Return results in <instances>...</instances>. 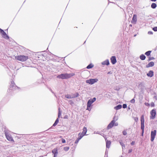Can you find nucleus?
Wrapping results in <instances>:
<instances>
[{
	"label": "nucleus",
	"instance_id": "obj_22",
	"mask_svg": "<svg viewBox=\"0 0 157 157\" xmlns=\"http://www.w3.org/2000/svg\"><path fill=\"white\" fill-rule=\"evenodd\" d=\"M122 108V105H119L114 107V109L116 110H118L121 109Z\"/></svg>",
	"mask_w": 157,
	"mask_h": 157
},
{
	"label": "nucleus",
	"instance_id": "obj_28",
	"mask_svg": "<svg viewBox=\"0 0 157 157\" xmlns=\"http://www.w3.org/2000/svg\"><path fill=\"white\" fill-rule=\"evenodd\" d=\"M94 65L91 64V63H90V64H89L87 67H86V68L88 69H90V68H92L93 67H94Z\"/></svg>",
	"mask_w": 157,
	"mask_h": 157
},
{
	"label": "nucleus",
	"instance_id": "obj_4",
	"mask_svg": "<svg viewBox=\"0 0 157 157\" xmlns=\"http://www.w3.org/2000/svg\"><path fill=\"white\" fill-rule=\"evenodd\" d=\"M0 33L2 36L5 39H9L10 37L4 30L0 28Z\"/></svg>",
	"mask_w": 157,
	"mask_h": 157
},
{
	"label": "nucleus",
	"instance_id": "obj_43",
	"mask_svg": "<svg viewBox=\"0 0 157 157\" xmlns=\"http://www.w3.org/2000/svg\"><path fill=\"white\" fill-rule=\"evenodd\" d=\"M102 136L105 139V141L107 140H106L107 138H106V136L105 135H104V134H103Z\"/></svg>",
	"mask_w": 157,
	"mask_h": 157
},
{
	"label": "nucleus",
	"instance_id": "obj_55",
	"mask_svg": "<svg viewBox=\"0 0 157 157\" xmlns=\"http://www.w3.org/2000/svg\"><path fill=\"white\" fill-rule=\"evenodd\" d=\"M136 36V34H135L134 35V36Z\"/></svg>",
	"mask_w": 157,
	"mask_h": 157
},
{
	"label": "nucleus",
	"instance_id": "obj_32",
	"mask_svg": "<svg viewBox=\"0 0 157 157\" xmlns=\"http://www.w3.org/2000/svg\"><path fill=\"white\" fill-rule=\"evenodd\" d=\"M152 29L155 32H157V26L152 28Z\"/></svg>",
	"mask_w": 157,
	"mask_h": 157
},
{
	"label": "nucleus",
	"instance_id": "obj_16",
	"mask_svg": "<svg viewBox=\"0 0 157 157\" xmlns=\"http://www.w3.org/2000/svg\"><path fill=\"white\" fill-rule=\"evenodd\" d=\"M119 143L122 146V149L123 150L124 149L125 147V144L123 142L122 140H120L119 141Z\"/></svg>",
	"mask_w": 157,
	"mask_h": 157
},
{
	"label": "nucleus",
	"instance_id": "obj_8",
	"mask_svg": "<svg viewBox=\"0 0 157 157\" xmlns=\"http://www.w3.org/2000/svg\"><path fill=\"white\" fill-rule=\"evenodd\" d=\"M96 98L94 97L92 99L90 98L87 104L88 105V107H91V104L96 101Z\"/></svg>",
	"mask_w": 157,
	"mask_h": 157
},
{
	"label": "nucleus",
	"instance_id": "obj_60",
	"mask_svg": "<svg viewBox=\"0 0 157 157\" xmlns=\"http://www.w3.org/2000/svg\"><path fill=\"white\" fill-rule=\"evenodd\" d=\"M128 109H130V108H129V107H128Z\"/></svg>",
	"mask_w": 157,
	"mask_h": 157
},
{
	"label": "nucleus",
	"instance_id": "obj_6",
	"mask_svg": "<svg viewBox=\"0 0 157 157\" xmlns=\"http://www.w3.org/2000/svg\"><path fill=\"white\" fill-rule=\"evenodd\" d=\"M98 81L97 78L90 79L86 81V82L90 84H93Z\"/></svg>",
	"mask_w": 157,
	"mask_h": 157
},
{
	"label": "nucleus",
	"instance_id": "obj_20",
	"mask_svg": "<svg viewBox=\"0 0 157 157\" xmlns=\"http://www.w3.org/2000/svg\"><path fill=\"white\" fill-rule=\"evenodd\" d=\"M82 130L83 131L82 133L85 135H86L87 131V129L85 127H84L82 129Z\"/></svg>",
	"mask_w": 157,
	"mask_h": 157
},
{
	"label": "nucleus",
	"instance_id": "obj_53",
	"mask_svg": "<svg viewBox=\"0 0 157 157\" xmlns=\"http://www.w3.org/2000/svg\"><path fill=\"white\" fill-rule=\"evenodd\" d=\"M148 17H152V15H150L149 16H148Z\"/></svg>",
	"mask_w": 157,
	"mask_h": 157
},
{
	"label": "nucleus",
	"instance_id": "obj_12",
	"mask_svg": "<svg viewBox=\"0 0 157 157\" xmlns=\"http://www.w3.org/2000/svg\"><path fill=\"white\" fill-rule=\"evenodd\" d=\"M115 122V120H112L107 126V129H109L112 128L114 126Z\"/></svg>",
	"mask_w": 157,
	"mask_h": 157
},
{
	"label": "nucleus",
	"instance_id": "obj_9",
	"mask_svg": "<svg viewBox=\"0 0 157 157\" xmlns=\"http://www.w3.org/2000/svg\"><path fill=\"white\" fill-rule=\"evenodd\" d=\"M150 113L151 116L150 117V118L152 119L155 118L156 114L155 110L154 109L152 110L151 111Z\"/></svg>",
	"mask_w": 157,
	"mask_h": 157
},
{
	"label": "nucleus",
	"instance_id": "obj_33",
	"mask_svg": "<svg viewBox=\"0 0 157 157\" xmlns=\"http://www.w3.org/2000/svg\"><path fill=\"white\" fill-rule=\"evenodd\" d=\"M122 133L124 135H126L127 134V132L125 130H124L122 132Z\"/></svg>",
	"mask_w": 157,
	"mask_h": 157
},
{
	"label": "nucleus",
	"instance_id": "obj_2",
	"mask_svg": "<svg viewBox=\"0 0 157 157\" xmlns=\"http://www.w3.org/2000/svg\"><path fill=\"white\" fill-rule=\"evenodd\" d=\"M15 59L21 62L26 61L28 58V56L25 55H19L15 56Z\"/></svg>",
	"mask_w": 157,
	"mask_h": 157
},
{
	"label": "nucleus",
	"instance_id": "obj_54",
	"mask_svg": "<svg viewBox=\"0 0 157 157\" xmlns=\"http://www.w3.org/2000/svg\"><path fill=\"white\" fill-rule=\"evenodd\" d=\"M99 134H100V135H101V136H102L103 134H102H102H101V133H99Z\"/></svg>",
	"mask_w": 157,
	"mask_h": 157
},
{
	"label": "nucleus",
	"instance_id": "obj_24",
	"mask_svg": "<svg viewBox=\"0 0 157 157\" xmlns=\"http://www.w3.org/2000/svg\"><path fill=\"white\" fill-rule=\"evenodd\" d=\"M157 7V5L155 3H152L151 5V7L152 9H155Z\"/></svg>",
	"mask_w": 157,
	"mask_h": 157
},
{
	"label": "nucleus",
	"instance_id": "obj_11",
	"mask_svg": "<svg viewBox=\"0 0 157 157\" xmlns=\"http://www.w3.org/2000/svg\"><path fill=\"white\" fill-rule=\"evenodd\" d=\"M137 21V16L136 14H134L132 18L131 23L133 24H135L136 23Z\"/></svg>",
	"mask_w": 157,
	"mask_h": 157
},
{
	"label": "nucleus",
	"instance_id": "obj_45",
	"mask_svg": "<svg viewBox=\"0 0 157 157\" xmlns=\"http://www.w3.org/2000/svg\"><path fill=\"white\" fill-rule=\"evenodd\" d=\"M135 143V142H134V141H132V142L131 143V144L132 145H134V144Z\"/></svg>",
	"mask_w": 157,
	"mask_h": 157
},
{
	"label": "nucleus",
	"instance_id": "obj_59",
	"mask_svg": "<svg viewBox=\"0 0 157 157\" xmlns=\"http://www.w3.org/2000/svg\"><path fill=\"white\" fill-rule=\"evenodd\" d=\"M86 41H85L84 42V43H85L86 42Z\"/></svg>",
	"mask_w": 157,
	"mask_h": 157
},
{
	"label": "nucleus",
	"instance_id": "obj_41",
	"mask_svg": "<svg viewBox=\"0 0 157 157\" xmlns=\"http://www.w3.org/2000/svg\"><path fill=\"white\" fill-rule=\"evenodd\" d=\"M61 141H62V142L63 143H64L66 142L65 140L63 138H62L61 139Z\"/></svg>",
	"mask_w": 157,
	"mask_h": 157
},
{
	"label": "nucleus",
	"instance_id": "obj_50",
	"mask_svg": "<svg viewBox=\"0 0 157 157\" xmlns=\"http://www.w3.org/2000/svg\"><path fill=\"white\" fill-rule=\"evenodd\" d=\"M112 74V73L111 71H109L107 73L108 74Z\"/></svg>",
	"mask_w": 157,
	"mask_h": 157
},
{
	"label": "nucleus",
	"instance_id": "obj_10",
	"mask_svg": "<svg viewBox=\"0 0 157 157\" xmlns=\"http://www.w3.org/2000/svg\"><path fill=\"white\" fill-rule=\"evenodd\" d=\"M156 131L155 130L153 131H151V141H153L155 138L156 135Z\"/></svg>",
	"mask_w": 157,
	"mask_h": 157
},
{
	"label": "nucleus",
	"instance_id": "obj_46",
	"mask_svg": "<svg viewBox=\"0 0 157 157\" xmlns=\"http://www.w3.org/2000/svg\"><path fill=\"white\" fill-rule=\"evenodd\" d=\"M118 125V123H117V122L115 123H115L114 124V126H117Z\"/></svg>",
	"mask_w": 157,
	"mask_h": 157
},
{
	"label": "nucleus",
	"instance_id": "obj_34",
	"mask_svg": "<svg viewBox=\"0 0 157 157\" xmlns=\"http://www.w3.org/2000/svg\"><path fill=\"white\" fill-rule=\"evenodd\" d=\"M118 117L117 116H114L113 118V120H115V121H117L118 120Z\"/></svg>",
	"mask_w": 157,
	"mask_h": 157
},
{
	"label": "nucleus",
	"instance_id": "obj_13",
	"mask_svg": "<svg viewBox=\"0 0 157 157\" xmlns=\"http://www.w3.org/2000/svg\"><path fill=\"white\" fill-rule=\"evenodd\" d=\"M111 62L113 64H114L117 62L115 56H112L110 58Z\"/></svg>",
	"mask_w": 157,
	"mask_h": 157
},
{
	"label": "nucleus",
	"instance_id": "obj_25",
	"mask_svg": "<svg viewBox=\"0 0 157 157\" xmlns=\"http://www.w3.org/2000/svg\"><path fill=\"white\" fill-rule=\"evenodd\" d=\"M140 58L141 60H144L146 58V56L142 54L140 56Z\"/></svg>",
	"mask_w": 157,
	"mask_h": 157
},
{
	"label": "nucleus",
	"instance_id": "obj_27",
	"mask_svg": "<svg viewBox=\"0 0 157 157\" xmlns=\"http://www.w3.org/2000/svg\"><path fill=\"white\" fill-rule=\"evenodd\" d=\"M59 119H58V118H57L56 120L55 123H54V124H53V125H52V126H55L59 122Z\"/></svg>",
	"mask_w": 157,
	"mask_h": 157
},
{
	"label": "nucleus",
	"instance_id": "obj_19",
	"mask_svg": "<svg viewBox=\"0 0 157 157\" xmlns=\"http://www.w3.org/2000/svg\"><path fill=\"white\" fill-rule=\"evenodd\" d=\"M52 153L54 154V155L57 156L58 151L57 148H54L52 151Z\"/></svg>",
	"mask_w": 157,
	"mask_h": 157
},
{
	"label": "nucleus",
	"instance_id": "obj_47",
	"mask_svg": "<svg viewBox=\"0 0 157 157\" xmlns=\"http://www.w3.org/2000/svg\"><path fill=\"white\" fill-rule=\"evenodd\" d=\"M99 133H100L99 132H94V134H99Z\"/></svg>",
	"mask_w": 157,
	"mask_h": 157
},
{
	"label": "nucleus",
	"instance_id": "obj_56",
	"mask_svg": "<svg viewBox=\"0 0 157 157\" xmlns=\"http://www.w3.org/2000/svg\"><path fill=\"white\" fill-rule=\"evenodd\" d=\"M57 156L54 155V157H57Z\"/></svg>",
	"mask_w": 157,
	"mask_h": 157
},
{
	"label": "nucleus",
	"instance_id": "obj_17",
	"mask_svg": "<svg viewBox=\"0 0 157 157\" xmlns=\"http://www.w3.org/2000/svg\"><path fill=\"white\" fill-rule=\"evenodd\" d=\"M101 64L103 65H108L109 64V60L108 59H106L105 61L101 63Z\"/></svg>",
	"mask_w": 157,
	"mask_h": 157
},
{
	"label": "nucleus",
	"instance_id": "obj_26",
	"mask_svg": "<svg viewBox=\"0 0 157 157\" xmlns=\"http://www.w3.org/2000/svg\"><path fill=\"white\" fill-rule=\"evenodd\" d=\"M65 98H68V99H71L73 97L71 96V94H66L65 95Z\"/></svg>",
	"mask_w": 157,
	"mask_h": 157
},
{
	"label": "nucleus",
	"instance_id": "obj_61",
	"mask_svg": "<svg viewBox=\"0 0 157 157\" xmlns=\"http://www.w3.org/2000/svg\"><path fill=\"white\" fill-rule=\"evenodd\" d=\"M7 30V29H6V30H5V31H6V30Z\"/></svg>",
	"mask_w": 157,
	"mask_h": 157
},
{
	"label": "nucleus",
	"instance_id": "obj_18",
	"mask_svg": "<svg viewBox=\"0 0 157 157\" xmlns=\"http://www.w3.org/2000/svg\"><path fill=\"white\" fill-rule=\"evenodd\" d=\"M106 147L109 148L110 147V144H111V142L109 140H106Z\"/></svg>",
	"mask_w": 157,
	"mask_h": 157
},
{
	"label": "nucleus",
	"instance_id": "obj_39",
	"mask_svg": "<svg viewBox=\"0 0 157 157\" xmlns=\"http://www.w3.org/2000/svg\"><path fill=\"white\" fill-rule=\"evenodd\" d=\"M91 109V108H90V107H88V105H87V108L86 110H88L89 111H90Z\"/></svg>",
	"mask_w": 157,
	"mask_h": 157
},
{
	"label": "nucleus",
	"instance_id": "obj_49",
	"mask_svg": "<svg viewBox=\"0 0 157 157\" xmlns=\"http://www.w3.org/2000/svg\"><path fill=\"white\" fill-rule=\"evenodd\" d=\"M151 106H153L154 105V103H153V102H152L151 103Z\"/></svg>",
	"mask_w": 157,
	"mask_h": 157
},
{
	"label": "nucleus",
	"instance_id": "obj_52",
	"mask_svg": "<svg viewBox=\"0 0 157 157\" xmlns=\"http://www.w3.org/2000/svg\"><path fill=\"white\" fill-rule=\"evenodd\" d=\"M151 1L153 2H155L157 0H150Z\"/></svg>",
	"mask_w": 157,
	"mask_h": 157
},
{
	"label": "nucleus",
	"instance_id": "obj_35",
	"mask_svg": "<svg viewBox=\"0 0 157 157\" xmlns=\"http://www.w3.org/2000/svg\"><path fill=\"white\" fill-rule=\"evenodd\" d=\"M80 140L78 138H77L75 142V143L77 144Z\"/></svg>",
	"mask_w": 157,
	"mask_h": 157
},
{
	"label": "nucleus",
	"instance_id": "obj_3",
	"mask_svg": "<svg viewBox=\"0 0 157 157\" xmlns=\"http://www.w3.org/2000/svg\"><path fill=\"white\" fill-rule=\"evenodd\" d=\"M141 129L142 130V135L143 136L144 133V116L142 115L141 117Z\"/></svg>",
	"mask_w": 157,
	"mask_h": 157
},
{
	"label": "nucleus",
	"instance_id": "obj_1",
	"mask_svg": "<svg viewBox=\"0 0 157 157\" xmlns=\"http://www.w3.org/2000/svg\"><path fill=\"white\" fill-rule=\"evenodd\" d=\"M75 74L73 73L71 74H62L58 75L57 77L58 78H61L62 79H67L71 78V77L74 76Z\"/></svg>",
	"mask_w": 157,
	"mask_h": 157
},
{
	"label": "nucleus",
	"instance_id": "obj_58",
	"mask_svg": "<svg viewBox=\"0 0 157 157\" xmlns=\"http://www.w3.org/2000/svg\"><path fill=\"white\" fill-rule=\"evenodd\" d=\"M129 26H132V25H130Z\"/></svg>",
	"mask_w": 157,
	"mask_h": 157
},
{
	"label": "nucleus",
	"instance_id": "obj_7",
	"mask_svg": "<svg viewBox=\"0 0 157 157\" xmlns=\"http://www.w3.org/2000/svg\"><path fill=\"white\" fill-rule=\"evenodd\" d=\"M18 87L16 86L13 81H11L10 82V90H16L18 89Z\"/></svg>",
	"mask_w": 157,
	"mask_h": 157
},
{
	"label": "nucleus",
	"instance_id": "obj_44",
	"mask_svg": "<svg viewBox=\"0 0 157 157\" xmlns=\"http://www.w3.org/2000/svg\"><path fill=\"white\" fill-rule=\"evenodd\" d=\"M49 90L52 93H53V94H54V95L55 96H56V95L54 93V92L52 90L50 89V88H49Z\"/></svg>",
	"mask_w": 157,
	"mask_h": 157
},
{
	"label": "nucleus",
	"instance_id": "obj_40",
	"mask_svg": "<svg viewBox=\"0 0 157 157\" xmlns=\"http://www.w3.org/2000/svg\"><path fill=\"white\" fill-rule=\"evenodd\" d=\"M154 59L153 57H149L148 59V61H150L152 60H153Z\"/></svg>",
	"mask_w": 157,
	"mask_h": 157
},
{
	"label": "nucleus",
	"instance_id": "obj_57",
	"mask_svg": "<svg viewBox=\"0 0 157 157\" xmlns=\"http://www.w3.org/2000/svg\"><path fill=\"white\" fill-rule=\"evenodd\" d=\"M64 118H66V116L64 117Z\"/></svg>",
	"mask_w": 157,
	"mask_h": 157
},
{
	"label": "nucleus",
	"instance_id": "obj_51",
	"mask_svg": "<svg viewBox=\"0 0 157 157\" xmlns=\"http://www.w3.org/2000/svg\"><path fill=\"white\" fill-rule=\"evenodd\" d=\"M135 120L136 121L138 120V118L137 117H136Z\"/></svg>",
	"mask_w": 157,
	"mask_h": 157
},
{
	"label": "nucleus",
	"instance_id": "obj_42",
	"mask_svg": "<svg viewBox=\"0 0 157 157\" xmlns=\"http://www.w3.org/2000/svg\"><path fill=\"white\" fill-rule=\"evenodd\" d=\"M69 102H70V104L71 105H72L74 104V102L72 101H69Z\"/></svg>",
	"mask_w": 157,
	"mask_h": 157
},
{
	"label": "nucleus",
	"instance_id": "obj_23",
	"mask_svg": "<svg viewBox=\"0 0 157 157\" xmlns=\"http://www.w3.org/2000/svg\"><path fill=\"white\" fill-rule=\"evenodd\" d=\"M84 136H85V135L82 133H79L78 134V138L80 140Z\"/></svg>",
	"mask_w": 157,
	"mask_h": 157
},
{
	"label": "nucleus",
	"instance_id": "obj_36",
	"mask_svg": "<svg viewBox=\"0 0 157 157\" xmlns=\"http://www.w3.org/2000/svg\"><path fill=\"white\" fill-rule=\"evenodd\" d=\"M131 103H134L135 102V100L134 98H133L130 101Z\"/></svg>",
	"mask_w": 157,
	"mask_h": 157
},
{
	"label": "nucleus",
	"instance_id": "obj_37",
	"mask_svg": "<svg viewBox=\"0 0 157 157\" xmlns=\"http://www.w3.org/2000/svg\"><path fill=\"white\" fill-rule=\"evenodd\" d=\"M147 33L149 35H152L153 34V32L151 31H149Z\"/></svg>",
	"mask_w": 157,
	"mask_h": 157
},
{
	"label": "nucleus",
	"instance_id": "obj_38",
	"mask_svg": "<svg viewBox=\"0 0 157 157\" xmlns=\"http://www.w3.org/2000/svg\"><path fill=\"white\" fill-rule=\"evenodd\" d=\"M122 107L124 109H125L127 108V105L126 104H124L123 105Z\"/></svg>",
	"mask_w": 157,
	"mask_h": 157
},
{
	"label": "nucleus",
	"instance_id": "obj_29",
	"mask_svg": "<svg viewBox=\"0 0 157 157\" xmlns=\"http://www.w3.org/2000/svg\"><path fill=\"white\" fill-rule=\"evenodd\" d=\"M151 51H149L147 52H146L145 53V54L147 56H149L150 55L151 53Z\"/></svg>",
	"mask_w": 157,
	"mask_h": 157
},
{
	"label": "nucleus",
	"instance_id": "obj_21",
	"mask_svg": "<svg viewBox=\"0 0 157 157\" xmlns=\"http://www.w3.org/2000/svg\"><path fill=\"white\" fill-rule=\"evenodd\" d=\"M71 94V96L73 97L72 98L77 97L79 95V94L77 92L75 94Z\"/></svg>",
	"mask_w": 157,
	"mask_h": 157
},
{
	"label": "nucleus",
	"instance_id": "obj_14",
	"mask_svg": "<svg viewBox=\"0 0 157 157\" xmlns=\"http://www.w3.org/2000/svg\"><path fill=\"white\" fill-rule=\"evenodd\" d=\"M147 75L149 77H152L154 75V72L152 71H150Z\"/></svg>",
	"mask_w": 157,
	"mask_h": 157
},
{
	"label": "nucleus",
	"instance_id": "obj_30",
	"mask_svg": "<svg viewBox=\"0 0 157 157\" xmlns=\"http://www.w3.org/2000/svg\"><path fill=\"white\" fill-rule=\"evenodd\" d=\"M58 117L59 118L61 115L62 112L61 111H60V108H59L58 109Z\"/></svg>",
	"mask_w": 157,
	"mask_h": 157
},
{
	"label": "nucleus",
	"instance_id": "obj_31",
	"mask_svg": "<svg viewBox=\"0 0 157 157\" xmlns=\"http://www.w3.org/2000/svg\"><path fill=\"white\" fill-rule=\"evenodd\" d=\"M69 147H64L63 150L65 151H67L69 150Z\"/></svg>",
	"mask_w": 157,
	"mask_h": 157
},
{
	"label": "nucleus",
	"instance_id": "obj_5",
	"mask_svg": "<svg viewBox=\"0 0 157 157\" xmlns=\"http://www.w3.org/2000/svg\"><path fill=\"white\" fill-rule=\"evenodd\" d=\"M5 135L7 139L9 141H13L11 135L10 134L9 131L7 130H5L4 131Z\"/></svg>",
	"mask_w": 157,
	"mask_h": 157
},
{
	"label": "nucleus",
	"instance_id": "obj_15",
	"mask_svg": "<svg viewBox=\"0 0 157 157\" xmlns=\"http://www.w3.org/2000/svg\"><path fill=\"white\" fill-rule=\"evenodd\" d=\"M154 65V63L153 62H151L149 63L148 64L146 65V67L148 68L150 67H152Z\"/></svg>",
	"mask_w": 157,
	"mask_h": 157
},
{
	"label": "nucleus",
	"instance_id": "obj_48",
	"mask_svg": "<svg viewBox=\"0 0 157 157\" xmlns=\"http://www.w3.org/2000/svg\"><path fill=\"white\" fill-rule=\"evenodd\" d=\"M132 151V149H129L128 151V153H130Z\"/></svg>",
	"mask_w": 157,
	"mask_h": 157
}]
</instances>
